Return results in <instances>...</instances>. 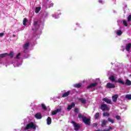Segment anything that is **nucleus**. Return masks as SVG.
Wrapping results in <instances>:
<instances>
[{
    "label": "nucleus",
    "mask_w": 131,
    "mask_h": 131,
    "mask_svg": "<svg viewBox=\"0 0 131 131\" xmlns=\"http://www.w3.org/2000/svg\"><path fill=\"white\" fill-rule=\"evenodd\" d=\"M29 128H32L34 130L36 129V126L34 125V123H33V122H31L30 123L28 124L26 127L25 128V130H27L29 129Z\"/></svg>",
    "instance_id": "obj_1"
},
{
    "label": "nucleus",
    "mask_w": 131,
    "mask_h": 131,
    "mask_svg": "<svg viewBox=\"0 0 131 131\" xmlns=\"http://www.w3.org/2000/svg\"><path fill=\"white\" fill-rule=\"evenodd\" d=\"M83 122L87 125H91V119L88 117L84 118L82 120Z\"/></svg>",
    "instance_id": "obj_2"
},
{
    "label": "nucleus",
    "mask_w": 131,
    "mask_h": 131,
    "mask_svg": "<svg viewBox=\"0 0 131 131\" xmlns=\"http://www.w3.org/2000/svg\"><path fill=\"white\" fill-rule=\"evenodd\" d=\"M100 109L103 111H106L109 110V107H108V106H107V104H101L100 106Z\"/></svg>",
    "instance_id": "obj_3"
},
{
    "label": "nucleus",
    "mask_w": 131,
    "mask_h": 131,
    "mask_svg": "<svg viewBox=\"0 0 131 131\" xmlns=\"http://www.w3.org/2000/svg\"><path fill=\"white\" fill-rule=\"evenodd\" d=\"M71 123H72V124H73V126H74L75 128V130H78V129H79V128H80V126H79V124H77L76 122H74V121H72Z\"/></svg>",
    "instance_id": "obj_4"
},
{
    "label": "nucleus",
    "mask_w": 131,
    "mask_h": 131,
    "mask_svg": "<svg viewBox=\"0 0 131 131\" xmlns=\"http://www.w3.org/2000/svg\"><path fill=\"white\" fill-rule=\"evenodd\" d=\"M106 89H115V85L114 84L108 82L106 85Z\"/></svg>",
    "instance_id": "obj_5"
},
{
    "label": "nucleus",
    "mask_w": 131,
    "mask_h": 131,
    "mask_svg": "<svg viewBox=\"0 0 131 131\" xmlns=\"http://www.w3.org/2000/svg\"><path fill=\"white\" fill-rule=\"evenodd\" d=\"M97 85L98 83L97 82L91 83L88 86H87V89H92V88H95L97 86Z\"/></svg>",
    "instance_id": "obj_6"
},
{
    "label": "nucleus",
    "mask_w": 131,
    "mask_h": 131,
    "mask_svg": "<svg viewBox=\"0 0 131 131\" xmlns=\"http://www.w3.org/2000/svg\"><path fill=\"white\" fill-rule=\"evenodd\" d=\"M35 117L37 119H41V118H42V116L40 113H38L35 115Z\"/></svg>",
    "instance_id": "obj_7"
},
{
    "label": "nucleus",
    "mask_w": 131,
    "mask_h": 131,
    "mask_svg": "<svg viewBox=\"0 0 131 131\" xmlns=\"http://www.w3.org/2000/svg\"><path fill=\"white\" fill-rule=\"evenodd\" d=\"M109 79L111 81H113V82H117V80H116V79L115 78V77L113 75L109 77Z\"/></svg>",
    "instance_id": "obj_8"
},
{
    "label": "nucleus",
    "mask_w": 131,
    "mask_h": 131,
    "mask_svg": "<svg viewBox=\"0 0 131 131\" xmlns=\"http://www.w3.org/2000/svg\"><path fill=\"white\" fill-rule=\"evenodd\" d=\"M117 99H118V95L116 94L112 96V100L115 103H116V102H117Z\"/></svg>",
    "instance_id": "obj_9"
},
{
    "label": "nucleus",
    "mask_w": 131,
    "mask_h": 131,
    "mask_svg": "<svg viewBox=\"0 0 131 131\" xmlns=\"http://www.w3.org/2000/svg\"><path fill=\"white\" fill-rule=\"evenodd\" d=\"M102 101H104V102H105V103H107V104H112L111 100L107 98H103Z\"/></svg>",
    "instance_id": "obj_10"
},
{
    "label": "nucleus",
    "mask_w": 131,
    "mask_h": 131,
    "mask_svg": "<svg viewBox=\"0 0 131 131\" xmlns=\"http://www.w3.org/2000/svg\"><path fill=\"white\" fill-rule=\"evenodd\" d=\"M130 47H131V43H128V44L126 45V51H127V52H129V51H130Z\"/></svg>",
    "instance_id": "obj_11"
},
{
    "label": "nucleus",
    "mask_w": 131,
    "mask_h": 131,
    "mask_svg": "<svg viewBox=\"0 0 131 131\" xmlns=\"http://www.w3.org/2000/svg\"><path fill=\"white\" fill-rule=\"evenodd\" d=\"M107 123H108V121H107V120H101V126L102 127H104V126H105V125H106V124H107Z\"/></svg>",
    "instance_id": "obj_12"
},
{
    "label": "nucleus",
    "mask_w": 131,
    "mask_h": 131,
    "mask_svg": "<svg viewBox=\"0 0 131 131\" xmlns=\"http://www.w3.org/2000/svg\"><path fill=\"white\" fill-rule=\"evenodd\" d=\"M73 107H75V103L74 102H72L71 105H69L67 109L68 110H71Z\"/></svg>",
    "instance_id": "obj_13"
},
{
    "label": "nucleus",
    "mask_w": 131,
    "mask_h": 131,
    "mask_svg": "<svg viewBox=\"0 0 131 131\" xmlns=\"http://www.w3.org/2000/svg\"><path fill=\"white\" fill-rule=\"evenodd\" d=\"M59 112H61V109H57V110L53 111L52 113V115H56V114H57V113H58Z\"/></svg>",
    "instance_id": "obj_14"
},
{
    "label": "nucleus",
    "mask_w": 131,
    "mask_h": 131,
    "mask_svg": "<svg viewBox=\"0 0 131 131\" xmlns=\"http://www.w3.org/2000/svg\"><path fill=\"white\" fill-rule=\"evenodd\" d=\"M69 95H70V91L65 92L62 94V98H66V97H68Z\"/></svg>",
    "instance_id": "obj_15"
},
{
    "label": "nucleus",
    "mask_w": 131,
    "mask_h": 131,
    "mask_svg": "<svg viewBox=\"0 0 131 131\" xmlns=\"http://www.w3.org/2000/svg\"><path fill=\"white\" fill-rule=\"evenodd\" d=\"M79 101L82 103V104H86V100L83 98H81L79 99Z\"/></svg>",
    "instance_id": "obj_16"
},
{
    "label": "nucleus",
    "mask_w": 131,
    "mask_h": 131,
    "mask_svg": "<svg viewBox=\"0 0 131 131\" xmlns=\"http://www.w3.org/2000/svg\"><path fill=\"white\" fill-rule=\"evenodd\" d=\"M78 118H79V119H81L82 120H83V119H84V118L86 117L85 116H84V115L81 114H79L78 115Z\"/></svg>",
    "instance_id": "obj_17"
},
{
    "label": "nucleus",
    "mask_w": 131,
    "mask_h": 131,
    "mask_svg": "<svg viewBox=\"0 0 131 131\" xmlns=\"http://www.w3.org/2000/svg\"><path fill=\"white\" fill-rule=\"evenodd\" d=\"M47 124H48V125H50V124H51V123H52V119L51 118V117H48L47 118Z\"/></svg>",
    "instance_id": "obj_18"
},
{
    "label": "nucleus",
    "mask_w": 131,
    "mask_h": 131,
    "mask_svg": "<svg viewBox=\"0 0 131 131\" xmlns=\"http://www.w3.org/2000/svg\"><path fill=\"white\" fill-rule=\"evenodd\" d=\"M40 10H41V7H36L35 10V13L38 14V12H39V11H40Z\"/></svg>",
    "instance_id": "obj_19"
},
{
    "label": "nucleus",
    "mask_w": 131,
    "mask_h": 131,
    "mask_svg": "<svg viewBox=\"0 0 131 131\" xmlns=\"http://www.w3.org/2000/svg\"><path fill=\"white\" fill-rule=\"evenodd\" d=\"M29 42L25 43L23 46L24 49H25V50H27V49H28V47H29Z\"/></svg>",
    "instance_id": "obj_20"
},
{
    "label": "nucleus",
    "mask_w": 131,
    "mask_h": 131,
    "mask_svg": "<svg viewBox=\"0 0 131 131\" xmlns=\"http://www.w3.org/2000/svg\"><path fill=\"white\" fill-rule=\"evenodd\" d=\"M126 85H131V81L129 79L126 80V82L125 83Z\"/></svg>",
    "instance_id": "obj_21"
},
{
    "label": "nucleus",
    "mask_w": 131,
    "mask_h": 131,
    "mask_svg": "<svg viewBox=\"0 0 131 131\" xmlns=\"http://www.w3.org/2000/svg\"><path fill=\"white\" fill-rule=\"evenodd\" d=\"M94 118L95 119H98L99 117H100V113H97L95 114V115L94 116Z\"/></svg>",
    "instance_id": "obj_22"
},
{
    "label": "nucleus",
    "mask_w": 131,
    "mask_h": 131,
    "mask_svg": "<svg viewBox=\"0 0 131 131\" xmlns=\"http://www.w3.org/2000/svg\"><path fill=\"white\" fill-rule=\"evenodd\" d=\"M117 82H118L119 83H121V84H124V81L121 80V78H119L118 79Z\"/></svg>",
    "instance_id": "obj_23"
},
{
    "label": "nucleus",
    "mask_w": 131,
    "mask_h": 131,
    "mask_svg": "<svg viewBox=\"0 0 131 131\" xmlns=\"http://www.w3.org/2000/svg\"><path fill=\"white\" fill-rule=\"evenodd\" d=\"M28 21V20H27V18H25L23 20V25H24V26H26V25H27V24H26V22H27Z\"/></svg>",
    "instance_id": "obj_24"
},
{
    "label": "nucleus",
    "mask_w": 131,
    "mask_h": 131,
    "mask_svg": "<svg viewBox=\"0 0 131 131\" xmlns=\"http://www.w3.org/2000/svg\"><path fill=\"white\" fill-rule=\"evenodd\" d=\"M7 56H10L11 59H12L14 57V53L13 52H10V54H8Z\"/></svg>",
    "instance_id": "obj_25"
},
{
    "label": "nucleus",
    "mask_w": 131,
    "mask_h": 131,
    "mask_svg": "<svg viewBox=\"0 0 131 131\" xmlns=\"http://www.w3.org/2000/svg\"><path fill=\"white\" fill-rule=\"evenodd\" d=\"M6 56H8V53H6L4 54H0V58H5V57H6Z\"/></svg>",
    "instance_id": "obj_26"
},
{
    "label": "nucleus",
    "mask_w": 131,
    "mask_h": 131,
    "mask_svg": "<svg viewBox=\"0 0 131 131\" xmlns=\"http://www.w3.org/2000/svg\"><path fill=\"white\" fill-rule=\"evenodd\" d=\"M41 106L43 110H47L48 108H47V106L45 105V104L42 103Z\"/></svg>",
    "instance_id": "obj_27"
},
{
    "label": "nucleus",
    "mask_w": 131,
    "mask_h": 131,
    "mask_svg": "<svg viewBox=\"0 0 131 131\" xmlns=\"http://www.w3.org/2000/svg\"><path fill=\"white\" fill-rule=\"evenodd\" d=\"M117 35L120 36V35H121V34H122V31H121V30H118L117 32Z\"/></svg>",
    "instance_id": "obj_28"
},
{
    "label": "nucleus",
    "mask_w": 131,
    "mask_h": 131,
    "mask_svg": "<svg viewBox=\"0 0 131 131\" xmlns=\"http://www.w3.org/2000/svg\"><path fill=\"white\" fill-rule=\"evenodd\" d=\"M103 116L104 117H109L110 116V114L107 112H104L103 113Z\"/></svg>",
    "instance_id": "obj_29"
},
{
    "label": "nucleus",
    "mask_w": 131,
    "mask_h": 131,
    "mask_svg": "<svg viewBox=\"0 0 131 131\" xmlns=\"http://www.w3.org/2000/svg\"><path fill=\"white\" fill-rule=\"evenodd\" d=\"M75 88H77L79 89V88H81V84L78 83L74 85Z\"/></svg>",
    "instance_id": "obj_30"
},
{
    "label": "nucleus",
    "mask_w": 131,
    "mask_h": 131,
    "mask_svg": "<svg viewBox=\"0 0 131 131\" xmlns=\"http://www.w3.org/2000/svg\"><path fill=\"white\" fill-rule=\"evenodd\" d=\"M126 99H127V100H131V95L130 94H127L125 96Z\"/></svg>",
    "instance_id": "obj_31"
},
{
    "label": "nucleus",
    "mask_w": 131,
    "mask_h": 131,
    "mask_svg": "<svg viewBox=\"0 0 131 131\" xmlns=\"http://www.w3.org/2000/svg\"><path fill=\"white\" fill-rule=\"evenodd\" d=\"M123 24L124 25V26H126V27L128 26V25L127 24V22H126V20H123Z\"/></svg>",
    "instance_id": "obj_32"
},
{
    "label": "nucleus",
    "mask_w": 131,
    "mask_h": 131,
    "mask_svg": "<svg viewBox=\"0 0 131 131\" xmlns=\"http://www.w3.org/2000/svg\"><path fill=\"white\" fill-rule=\"evenodd\" d=\"M112 129H113V128H112V127L111 126H110L108 128L105 129L104 131H110V130H112Z\"/></svg>",
    "instance_id": "obj_33"
},
{
    "label": "nucleus",
    "mask_w": 131,
    "mask_h": 131,
    "mask_svg": "<svg viewBox=\"0 0 131 131\" xmlns=\"http://www.w3.org/2000/svg\"><path fill=\"white\" fill-rule=\"evenodd\" d=\"M108 121H109L110 122H111V123H114V121L113 120H111V118H108L107 119Z\"/></svg>",
    "instance_id": "obj_34"
},
{
    "label": "nucleus",
    "mask_w": 131,
    "mask_h": 131,
    "mask_svg": "<svg viewBox=\"0 0 131 131\" xmlns=\"http://www.w3.org/2000/svg\"><path fill=\"white\" fill-rule=\"evenodd\" d=\"M21 55V53H18L17 55L16 56V59H20V55Z\"/></svg>",
    "instance_id": "obj_35"
},
{
    "label": "nucleus",
    "mask_w": 131,
    "mask_h": 131,
    "mask_svg": "<svg viewBox=\"0 0 131 131\" xmlns=\"http://www.w3.org/2000/svg\"><path fill=\"white\" fill-rule=\"evenodd\" d=\"M116 119H117V120H120L121 119L120 116H116Z\"/></svg>",
    "instance_id": "obj_36"
},
{
    "label": "nucleus",
    "mask_w": 131,
    "mask_h": 131,
    "mask_svg": "<svg viewBox=\"0 0 131 131\" xmlns=\"http://www.w3.org/2000/svg\"><path fill=\"white\" fill-rule=\"evenodd\" d=\"M78 111H79L78 108H75V110H74L75 113H78Z\"/></svg>",
    "instance_id": "obj_37"
},
{
    "label": "nucleus",
    "mask_w": 131,
    "mask_h": 131,
    "mask_svg": "<svg viewBox=\"0 0 131 131\" xmlns=\"http://www.w3.org/2000/svg\"><path fill=\"white\" fill-rule=\"evenodd\" d=\"M38 23L37 21H34V26H35V27H36V25H37V24Z\"/></svg>",
    "instance_id": "obj_38"
},
{
    "label": "nucleus",
    "mask_w": 131,
    "mask_h": 131,
    "mask_svg": "<svg viewBox=\"0 0 131 131\" xmlns=\"http://www.w3.org/2000/svg\"><path fill=\"white\" fill-rule=\"evenodd\" d=\"M93 126H94V127H97L98 126V124H97V123H94V124H93Z\"/></svg>",
    "instance_id": "obj_39"
},
{
    "label": "nucleus",
    "mask_w": 131,
    "mask_h": 131,
    "mask_svg": "<svg viewBox=\"0 0 131 131\" xmlns=\"http://www.w3.org/2000/svg\"><path fill=\"white\" fill-rule=\"evenodd\" d=\"M4 33H0V37L4 36Z\"/></svg>",
    "instance_id": "obj_40"
},
{
    "label": "nucleus",
    "mask_w": 131,
    "mask_h": 131,
    "mask_svg": "<svg viewBox=\"0 0 131 131\" xmlns=\"http://www.w3.org/2000/svg\"><path fill=\"white\" fill-rule=\"evenodd\" d=\"M99 3H100V4H102V3H103V1L99 0Z\"/></svg>",
    "instance_id": "obj_41"
},
{
    "label": "nucleus",
    "mask_w": 131,
    "mask_h": 131,
    "mask_svg": "<svg viewBox=\"0 0 131 131\" xmlns=\"http://www.w3.org/2000/svg\"><path fill=\"white\" fill-rule=\"evenodd\" d=\"M12 36H13V37H16V35L13 34V35H12Z\"/></svg>",
    "instance_id": "obj_42"
}]
</instances>
